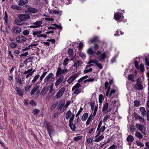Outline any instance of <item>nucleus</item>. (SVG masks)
Wrapping results in <instances>:
<instances>
[{
    "instance_id": "nucleus-53",
    "label": "nucleus",
    "mask_w": 149,
    "mask_h": 149,
    "mask_svg": "<svg viewBox=\"0 0 149 149\" xmlns=\"http://www.w3.org/2000/svg\"><path fill=\"white\" fill-rule=\"evenodd\" d=\"M103 100V96L102 95H100L99 96V102L101 103Z\"/></svg>"
},
{
    "instance_id": "nucleus-30",
    "label": "nucleus",
    "mask_w": 149,
    "mask_h": 149,
    "mask_svg": "<svg viewBox=\"0 0 149 149\" xmlns=\"http://www.w3.org/2000/svg\"><path fill=\"white\" fill-rule=\"evenodd\" d=\"M109 106L108 103L107 102L105 103L104 105L102 108V111L103 112L106 111L108 109Z\"/></svg>"
},
{
    "instance_id": "nucleus-23",
    "label": "nucleus",
    "mask_w": 149,
    "mask_h": 149,
    "mask_svg": "<svg viewBox=\"0 0 149 149\" xmlns=\"http://www.w3.org/2000/svg\"><path fill=\"white\" fill-rule=\"evenodd\" d=\"M104 138V136L103 135H101L99 137L96 138L94 140V141L95 142H98Z\"/></svg>"
},
{
    "instance_id": "nucleus-4",
    "label": "nucleus",
    "mask_w": 149,
    "mask_h": 149,
    "mask_svg": "<svg viewBox=\"0 0 149 149\" xmlns=\"http://www.w3.org/2000/svg\"><path fill=\"white\" fill-rule=\"evenodd\" d=\"M46 126L49 135L52 139V136L55 133V131L53 128L52 126L49 123H47Z\"/></svg>"
},
{
    "instance_id": "nucleus-22",
    "label": "nucleus",
    "mask_w": 149,
    "mask_h": 149,
    "mask_svg": "<svg viewBox=\"0 0 149 149\" xmlns=\"http://www.w3.org/2000/svg\"><path fill=\"white\" fill-rule=\"evenodd\" d=\"M135 135L136 137L139 139H142L143 137L142 135L138 131H136L135 134Z\"/></svg>"
},
{
    "instance_id": "nucleus-37",
    "label": "nucleus",
    "mask_w": 149,
    "mask_h": 149,
    "mask_svg": "<svg viewBox=\"0 0 149 149\" xmlns=\"http://www.w3.org/2000/svg\"><path fill=\"white\" fill-rule=\"evenodd\" d=\"M58 104V102L57 101L54 102L50 110L52 111L57 106Z\"/></svg>"
},
{
    "instance_id": "nucleus-9",
    "label": "nucleus",
    "mask_w": 149,
    "mask_h": 149,
    "mask_svg": "<svg viewBox=\"0 0 149 149\" xmlns=\"http://www.w3.org/2000/svg\"><path fill=\"white\" fill-rule=\"evenodd\" d=\"M16 42L19 43H22L26 40V38L24 36L20 35L17 36L16 38Z\"/></svg>"
},
{
    "instance_id": "nucleus-62",
    "label": "nucleus",
    "mask_w": 149,
    "mask_h": 149,
    "mask_svg": "<svg viewBox=\"0 0 149 149\" xmlns=\"http://www.w3.org/2000/svg\"><path fill=\"white\" fill-rule=\"evenodd\" d=\"M83 109L82 107H80V108L79 110L78 111V112H77V114L76 117H77L80 114L81 112L82 111Z\"/></svg>"
},
{
    "instance_id": "nucleus-36",
    "label": "nucleus",
    "mask_w": 149,
    "mask_h": 149,
    "mask_svg": "<svg viewBox=\"0 0 149 149\" xmlns=\"http://www.w3.org/2000/svg\"><path fill=\"white\" fill-rule=\"evenodd\" d=\"M69 126L72 130L74 131L75 130L76 127L75 125L73 123H69Z\"/></svg>"
},
{
    "instance_id": "nucleus-43",
    "label": "nucleus",
    "mask_w": 149,
    "mask_h": 149,
    "mask_svg": "<svg viewBox=\"0 0 149 149\" xmlns=\"http://www.w3.org/2000/svg\"><path fill=\"white\" fill-rule=\"evenodd\" d=\"M65 103V102L63 101H61L59 104V108L60 109H61L62 108L63 106L64 105Z\"/></svg>"
},
{
    "instance_id": "nucleus-1",
    "label": "nucleus",
    "mask_w": 149,
    "mask_h": 149,
    "mask_svg": "<svg viewBox=\"0 0 149 149\" xmlns=\"http://www.w3.org/2000/svg\"><path fill=\"white\" fill-rule=\"evenodd\" d=\"M87 53L90 55L95 56H98V59L100 62H104L105 59L107 58L106 53L104 52H102L100 50H98L96 52H95L91 48L88 49L87 50Z\"/></svg>"
},
{
    "instance_id": "nucleus-8",
    "label": "nucleus",
    "mask_w": 149,
    "mask_h": 149,
    "mask_svg": "<svg viewBox=\"0 0 149 149\" xmlns=\"http://www.w3.org/2000/svg\"><path fill=\"white\" fill-rule=\"evenodd\" d=\"M136 127L140 131L141 133L144 135H146V128L144 126L139 123H136Z\"/></svg>"
},
{
    "instance_id": "nucleus-31",
    "label": "nucleus",
    "mask_w": 149,
    "mask_h": 149,
    "mask_svg": "<svg viewBox=\"0 0 149 149\" xmlns=\"http://www.w3.org/2000/svg\"><path fill=\"white\" fill-rule=\"evenodd\" d=\"M98 38L97 36L93 37L92 39L90 40L88 42V43L90 44L91 43H93L94 42H96L98 40Z\"/></svg>"
},
{
    "instance_id": "nucleus-55",
    "label": "nucleus",
    "mask_w": 149,
    "mask_h": 149,
    "mask_svg": "<svg viewBox=\"0 0 149 149\" xmlns=\"http://www.w3.org/2000/svg\"><path fill=\"white\" fill-rule=\"evenodd\" d=\"M45 20L46 21H54V19L53 18H50L49 17H45L44 18Z\"/></svg>"
},
{
    "instance_id": "nucleus-45",
    "label": "nucleus",
    "mask_w": 149,
    "mask_h": 149,
    "mask_svg": "<svg viewBox=\"0 0 149 149\" xmlns=\"http://www.w3.org/2000/svg\"><path fill=\"white\" fill-rule=\"evenodd\" d=\"M110 118V116L109 115H106L105 116L104 118L103 119V121L104 123L105 122L107 121Z\"/></svg>"
},
{
    "instance_id": "nucleus-10",
    "label": "nucleus",
    "mask_w": 149,
    "mask_h": 149,
    "mask_svg": "<svg viewBox=\"0 0 149 149\" xmlns=\"http://www.w3.org/2000/svg\"><path fill=\"white\" fill-rule=\"evenodd\" d=\"M80 73V72H79L77 73L74 74L68 79V82L69 84H71L76 78L78 77Z\"/></svg>"
},
{
    "instance_id": "nucleus-21",
    "label": "nucleus",
    "mask_w": 149,
    "mask_h": 149,
    "mask_svg": "<svg viewBox=\"0 0 149 149\" xmlns=\"http://www.w3.org/2000/svg\"><path fill=\"white\" fill-rule=\"evenodd\" d=\"M10 47L12 49L16 48L17 46V44L15 42H11L9 44Z\"/></svg>"
},
{
    "instance_id": "nucleus-61",
    "label": "nucleus",
    "mask_w": 149,
    "mask_h": 149,
    "mask_svg": "<svg viewBox=\"0 0 149 149\" xmlns=\"http://www.w3.org/2000/svg\"><path fill=\"white\" fill-rule=\"evenodd\" d=\"M33 113L34 114H37L39 112V110L37 109H34L33 110Z\"/></svg>"
},
{
    "instance_id": "nucleus-34",
    "label": "nucleus",
    "mask_w": 149,
    "mask_h": 149,
    "mask_svg": "<svg viewBox=\"0 0 149 149\" xmlns=\"http://www.w3.org/2000/svg\"><path fill=\"white\" fill-rule=\"evenodd\" d=\"M88 117V114L87 113H85L82 116L81 120L83 121H85L87 118Z\"/></svg>"
},
{
    "instance_id": "nucleus-13",
    "label": "nucleus",
    "mask_w": 149,
    "mask_h": 149,
    "mask_svg": "<svg viewBox=\"0 0 149 149\" xmlns=\"http://www.w3.org/2000/svg\"><path fill=\"white\" fill-rule=\"evenodd\" d=\"M123 15L122 13H115L114 18L116 20L122 19L123 18Z\"/></svg>"
},
{
    "instance_id": "nucleus-17",
    "label": "nucleus",
    "mask_w": 149,
    "mask_h": 149,
    "mask_svg": "<svg viewBox=\"0 0 149 149\" xmlns=\"http://www.w3.org/2000/svg\"><path fill=\"white\" fill-rule=\"evenodd\" d=\"M42 22V21H39L35 22L33 23L34 24L36 28L39 27L41 26Z\"/></svg>"
},
{
    "instance_id": "nucleus-42",
    "label": "nucleus",
    "mask_w": 149,
    "mask_h": 149,
    "mask_svg": "<svg viewBox=\"0 0 149 149\" xmlns=\"http://www.w3.org/2000/svg\"><path fill=\"white\" fill-rule=\"evenodd\" d=\"M95 79L94 78H90L85 80L83 81L85 83H86L87 82H92L94 81Z\"/></svg>"
},
{
    "instance_id": "nucleus-16",
    "label": "nucleus",
    "mask_w": 149,
    "mask_h": 149,
    "mask_svg": "<svg viewBox=\"0 0 149 149\" xmlns=\"http://www.w3.org/2000/svg\"><path fill=\"white\" fill-rule=\"evenodd\" d=\"M12 30L13 32L16 33H19L21 31V29L17 26L13 27Z\"/></svg>"
},
{
    "instance_id": "nucleus-63",
    "label": "nucleus",
    "mask_w": 149,
    "mask_h": 149,
    "mask_svg": "<svg viewBox=\"0 0 149 149\" xmlns=\"http://www.w3.org/2000/svg\"><path fill=\"white\" fill-rule=\"evenodd\" d=\"M117 147L116 145H113L110 146L108 149H116Z\"/></svg>"
},
{
    "instance_id": "nucleus-15",
    "label": "nucleus",
    "mask_w": 149,
    "mask_h": 149,
    "mask_svg": "<svg viewBox=\"0 0 149 149\" xmlns=\"http://www.w3.org/2000/svg\"><path fill=\"white\" fill-rule=\"evenodd\" d=\"M63 79V77H61L58 78L55 84V86H57L59 85L62 81Z\"/></svg>"
},
{
    "instance_id": "nucleus-12",
    "label": "nucleus",
    "mask_w": 149,
    "mask_h": 149,
    "mask_svg": "<svg viewBox=\"0 0 149 149\" xmlns=\"http://www.w3.org/2000/svg\"><path fill=\"white\" fill-rule=\"evenodd\" d=\"M139 80L137 79L136 80V84L134 86V88L137 90H142L143 88V86L139 82Z\"/></svg>"
},
{
    "instance_id": "nucleus-2",
    "label": "nucleus",
    "mask_w": 149,
    "mask_h": 149,
    "mask_svg": "<svg viewBox=\"0 0 149 149\" xmlns=\"http://www.w3.org/2000/svg\"><path fill=\"white\" fill-rule=\"evenodd\" d=\"M81 86V84L78 83H77L72 88V91H74V90L72 93V95H78L79 93H80L81 92H84L83 91H81L80 89L79 88Z\"/></svg>"
},
{
    "instance_id": "nucleus-54",
    "label": "nucleus",
    "mask_w": 149,
    "mask_h": 149,
    "mask_svg": "<svg viewBox=\"0 0 149 149\" xmlns=\"http://www.w3.org/2000/svg\"><path fill=\"white\" fill-rule=\"evenodd\" d=\"M15 22L16 24L18 25H21L22 24L21 21L18 19H16Z\"/></svg>"
},
{
    "instance_id": "nucleus-28",
    "label": "nucleus",
    "mask_w": 149,
    "mask_h": 149,
    "mask_svg": "<svg viewBox=\"0 0 149 149\" xmlns=\"http://www.w3.org/2000/svg\"><path fill=\"white\" fill-rule=\"evenodd\" d=\"M11 7L13 9H16L18 10H20L22 9L21 7L15 5H12Z\"/></svg>"
},
{
    "instance_id": "nucleus-29",
    "label": "nucleus",
    "mask_w": 149,
    "mask_h": 149,
    "mask_svg": "<svg viewBox=\"0 0 149 149\" xmlns=\"http://www.w3.org/2000/svg\"><path fill=\"white\" fill-rule=\"evenodd\" d=\"M72 116L71 112L69 110L66 113L65 115V118L66 119H68Z\"/></svg>"
},
{
    "instance_id": "nucleus-20",
    "label": "nucleus",
    "mask_w": 149,
    "mask_h": 149,
    "mask_svg": "<svg viewBox=\"0 0 149 149\" xmlns=\"http://www.w3.org/2000/svg\"><path fill=\"white\" fill-rule=\"evenodd\" d=\"M16 81L20 84H22L23 81L21 80V78L19 76H16L15 78Z\"/></svg>"
},
{
    "instance_id": "nucleus-3",
    "label": "nucleus",
    "mask_w": 149,
    "mask_h": 149,
    "mask_svg": "<svg viewBox=\"0 0 149 149\" xmlns=\"http://www.w3.org/2000/svg\"><path fill=\"white\" fill-rule=\"evenodd\" d=\"M53 76V74L52 73H49L45 78L44 80V84H47L48 82H52L54 80Z\"/></svg>"
},
{
    "instance_id": "nucleus-18",
    "label": "nucleus",
    "mask_w": 149,
    "mask_h": 149,
    "mask_svg": "<svg viewBox=\"0 0 149 149\" xmlns=\"http://www.w3.org/2000/svg\"><path fill=\"white\" fill-rule=\"evenodd\" d=\"M82 64V61L80 60L77 61L74 63L73 66L76 68H79L81 66Z\"/></svg>"
},
{
    "instance_id": "nucleus-52",
    "label": "nucleus",
    "mask_w": 149,
    "mask_h": 149,
    "mask_svg": "<svg viewBox=\"0 0 149 149\" xmlns=\"http://www.w3.org/2000/svg\"><path fill=\"white\" fill-rule=\"evenodd\" d=\"M139 68L140 71L142 72H143L144 71V65L143 64H141L139 66Z\"/></svg>"
},
{
    "instance_id": "nucleus-56",
    "label": "nucleus",
    "mask_w": 149,
    "mask_h": 149,
    "mask_svg": "<svg viewBox=\"0 0 149 149\" xmlns=\"http://www.w3.org/2000/svg\"><path fill=\"white\" fill-rule=\"evenodd\" d=\"M95 65L97 66L100 69H102V66L101 64L98 62V61H97V63L95 64Z\"/></svg>"
},
{
    "instance_id": "nucleus-47",
    "label": "nucleus",
    "mask_w": 149,
    "mask_h": 149,
    "mask_svg": "<svg viewBox=\"0 0 149 149\" xmlns=\"http://www.w3.org/2000/svg\"><path fill=\"white\" fill-rule=\"evenodd\" d=\"M97 61H98L96 59H91L89 61L88 64H91L92 63H95V64L96 63H97Z\"/></svg>"
},
{
    "instance_id": "nucleus-26",
    "label": "nucleus",
    "mask_w": 149,
    "mask_h": 149,
    "mask_svg": "<svg viewBox=\"0 0 149 149\" xmlns=\"http://www.w3.org/2000/svg\"><path fill=\"white\" fill-rule=\"evenodd\" d=\"M140 111L141 112V114L143 116H145L146 115V111L145 108L143 107H141L140 108Z\"/></svg>"
},
{
    "instance_id": "nucleus-50",
    "label": "nucleus",
    "mask_w": 149,
    "mask_h": 149,
    "mask_svg": "<svg viewBox=\"0 0 149 149\" xmlns=\"http://www.w3.org/2000/svg\"><path fill=\"white\" fill-rule=\"evenodd\" d=\"M92 70V68H91L89 69L86 68V67L85 68V70L84 71V73H88L90 72H91Z\"/></svg>"
},
{
    "instance_id": "nucleus-24",
    "label": "nucleus",
    "mask_w": 149,
    "mask_h": 149,
    "mask_svg": "<svg viewBox=\"0 0 149 149\" xmlns=\"http://www.w3.org/2000/svg\"><path fill=\"white\" fill-rule=\"evenodd\" d=\"M28 10L33 13H37L38 11L37 9L33 8H28Z\"/></svg>"
},
{
    "instance_id": "nucleus-59",
    "label": "nucleus",
    "mask_w": 149,
    "mask_h": 149,
    "mask_svg": "<svg viewBox=\"0 0 149 149\" xmlns=\"http://www.w3.org/2000/svg\"><path fill=\"white\" fill-rule=\"evenodd\" d=\"M136 143L138 146H140L141 147H143L144 146V144L141 142L137 141Z\"/></svg>"
},
{
    "instance_id": "nucleus-33",
    "label": "nucleus",
    "mask_w": 149,
    "mask_h": 149,
    "mask_svg": "<svg viewBox=\"0 0 149 149\" xmlns=\"http://www.w3.org/2000/svg\"><path fill=\"white\" fill-rule=\"evenodd\" d=\"M119 102L118 101L114 100H113L111 102V105L112 107H115L116 105L119 104Z\"/></svg>"
},
{
    "instance_id": "nucleus-32",
    "label": "nucleus",
    "mask_w": 149,
    "mask_h": 149,
    "mask_svg": "<svg viewBox=\"0 0 149 149\" xmlns=\"http://www.w3.org/2000/svg\"><path fill=\"white\" fill-rule=\"evenodd\" d=\"M134 139L133 137L131 135H129L127 138V140L128 142H132L134 141Z\"/></svg>"
},
{
    "instance_id": "nucleus-39",
    "label": "nucleus",
    "mask_w": 149,
    "mask_h": 149,
    "mask_svg": "<svg viewBox=\"0 0 149 149\" xmlns=\"http://www.w3.org/2000/svg\"><path fill=\"white\" fill-rule=\"evenodd\" d=\"M68 53L70 57H72L74 54L73 49H69L68 50Z\"/></svg>"
},
{
    "instance_id": "nucleus-5",
    "label": "nucleus",
    "mask_w": 149,
    "mask_h": 149,
    "mask_svg": "<svg viewBox=\"0 0 149 149\" xmlns=\"http://www.w3.org/2000/svg\"><path fill=\"white\" fill-rule=\"evenodd\" d=\"M42 31L41 30H36L35 31H33V35L35 37L37 36L38 38L40 37H44L45 38L47 37V35L45 34H41L42 33Z\"/></svg>"
},
{
    "instance_id": "nucleus-19",
    "label": "nucleus",
    "mask_w": 149,
    "mask_h": 149,
    "mask_svg": "<svg viewBox=\"0 0 149 149\" xmlns=\"http://www.w3.org/2000/svg\"><path fill=\"white\" fill-rule=\"evenodd\" d=\"M16 91L17 92V94L18 95L20 96H22L23 93L22 90L19 87H16Z\"/></svg>"
},
{
    "instance_id": "nucleus-58",
    "label": "nucleus",
    "mask_w": 149,
    "mask_h": 149,
    "mask_svg": "<svg viewBox=\"0 0 149 149\" xmlns=\"http://www.w3.org/2000/svg\"><path fill=\"white\" fill-rule=\"evenodd\" d=\"M140 104V102L138 100H135L134 102V106L135 107H138Z\"/></svg>"
},
{
    "instance_id": "nucleus-57",
    "label": "nucleus",
    "mask_w": 149,
    "mask_h": 149,
    "mask_svg": "<svg viewBox=\"0 0 149 149\" xmlns=\"http://www.w3.org/2000/svg\"><path fill=\"white\" fill-rule=\"evenodd\" d=\"M116 92V90L115 89H111L110 91V93L109 94V95L110 96V97L111 96V95L112 94H113L114 93H115Z\"/></svg>"
},
{
    "instance_id": "nucleus-46",
    "label": "nucleus",
    "mask_w": 149,
    "mask_h": 149,
    "mask_svg": "<svg viewBox=\"0 0 149 149\" xmlns=\"http://www.w3.org/2000/svg\"><path fill=\"white\" fill-rule=\"evenodd\" d=\"M82 138V136H78L74 137V141H78L79 140H81Z\"/></svg>"
},
{
    "instance_id": "nucleus-44",
    "label": "nucleus",
    "mask_w": 149,
    "mask_h": 149,
    "mask_svg": "<svg viewBox=\"0 0 149 149\" xmlns=\"http://www.w3.org/2000/svg\"><path fill=\"white\" fill-rule=\"evenodd\" d=\"M47 92V91L46 90V88H44L40 92V95H45Z\"/></svg>"
},
{
    "instance_id": "nucleus-51",
    "label": "nucleus",
    "mask_w": 149,
    "mask_h": 149,
    "mask_svg": "<svg viewBox=\"0 0 149 149\" xmlns=\"http://www.w3.org/2000/svg\"><path fill=\"white\" fill-rule=\"evenodd\" d=\"M23 34L24 36H27L29 34V31L28 30L26 29L23 31Z\"/></svg>"
},
{
    "instance_id": "nucleus-48",
    "label": "nucleus",
    "mask_w": 149,
    "mask_h": 149,
    "mask_svg": "<svg viewBox=\"0 0 149 149\" xmlns=\"http://www.w3.org/2000/svg\"><path fill=\"white\" fill-rule=\"evenodd\" d=\"M69 60L68 58H67L65 59L64 60L63 63V65L64 66H65L69 62Z\"/></svg>"
},
{
    "instance_id": "nucleus-27",
    "label": "nucleus",
    "mask_w": 149,
    "mask_h": 149,
    "mask_svg": "<svg viewBox=\"0 0 149 149\" xmlns=\"http://www.w3.org/2000/svg\"><path fill=\"white\" fill-rule=\"evenodd\" d=\"M33 58L34 57L33 56H29L28 58L26 59L24 61V63L25 64H27L28 63L30 62Z\"/></svg>"
},
{
    "instance_id": "nucleus-40",
    "label": "nucleus",
    "mask_w": 149,
    "mask_h": 149,
    "mask_svg": "<svg viewBox=\"0 0 149 149\" xmlns=\"http://www.w3.org/2000/svg\"><path fill=\"white\" fill-rule=\"evenodd\" d=\"M8 57L9 59H11V58L12 60L14 59V57L12 54L10 50L8 51Z\"/></svg>"
},
{
    "instance_id": "nucleus-49",
    "label": "nucleus",
    "mask_w": 149,
    "mask_h": 149,
    "mask_svg": "<svg viewBox=\"0 0 149 149\" xmlns=\"http://www.w3.org/2000/svg\"><path fill=\"white\" fill-rule=\"evenodd\" d=\"M79 55V56L83 59H85L86 57V54L83 52H81Z\"/></svg>"
},
{
    "instance_id": "nucleus-14",
    "label": "nucleus",
    "mask_w": 149,
    "mask_h": 149,
    "mask_svg": "<svg viewBox=\"0 0 149 149\" xmlns=\"http://www.w3.org/2000/svg\"><path fill=\"white\" fill-rule=\"evenodd\" d=\"M48 11L49 13L50 14H56L59 13L60 11L59 10L51 9L50 8H49L48 9Z\"/></svg>"
},
{
    "instance_id": "nucleus-60",
    "label": "nucleus",
    "mask_w": 149,
    "mask_h": 149,
    "mask_svg": "<svg viewBox=\"0 0 149 149\" xmlns=\"http://www.w3.org/2000/svg\"><path fill=\"white\" fill-rule=\"evenodd\" d=\"M106 127L104 126H102L99 129L100 132H103L105 130Z\"/></svg>"
},
{
    "instance_id": "nucleus-41",
    "label": "nucleus",
    "mask_w": 149,
    "mask_h": 149,
    "mask_svg": "<svg viewBox=\"0 0 149 149\" xmlns=\"http://www.w3.org/2000/svg\"><path fill=\"white\" fill-rule=\"evenodd\" d=\"M40 77V75L39 74L37 75L33 78V79L31 81V83L33 84H34V83L37 81V79Z\"/></svg>"
},
{
    "instance_id": "nucleus-7",
    "label": "nucleus",
    "mask_w": 149,
    "mask_h": 149,
    "mask_svg": "<svg viewBox=\"0 0 149 149\" xmlns=\"http://www.w3.org/2000/svg\"><path fill=\"white\" fill-rule=\"evenodd\" d=\"M68 70L66 69H65L63 70L60 68H58L57 69V72L56 73V75L57 77H60L61 75H62L63 74L67 72Z\"/></svg>"
},
{
    "instance_id": "nucleus-35",
    "label": "nucleus",
    "mask_w": 149,
    "mask_h": 149,
    "mask_svg": "<svg viewBox=\"0 0 149 149\" xmlns=\"http://www.w3.org/2000/svg\"><path fill=\"white\" fill-rule=\"evenodd\" d=\"M19 5L21 6L24 5L28 2L27 0H19Z\"/></svg>"
},
{
    "instance_id": "nucleus-25",
    "label": "nucleus",
    "mask_w": 149,
    "mask_h": 149,
    "mask_svg": "<svg viewBox=\"0 0 149 149\" xmlns=\"http://www.w3.org/2000/svg\"><path fill=\"white\" fill-rule=\"evenodd\" d=\"M39 86H35L31 90L30 92L31 95H33L39 88Z\"/></svg>"
},
{
    "instance_id": "nucleus-11",
    "label": "nucleus",
    "mask_w": 149,
    "mask_h": 149,
    "mask_svg": "<svg viewBox=\"0 0 149 149\" xmlns=\"http://www.w3.org/2000/svg\"><path fill=\"white\" fill-rule=\"evenodd\" d=\"M65 90V89L63 87L61 88L56 95V98L57 99L60 98L64 94Z\"/></svg>"
},
{
    "instance_id": "nucleus-38",
    "label": "nucleus",
    "mask_w": 149,
    "mask_h": 149,
    "mask_svg": "<svg viewBox=\"0 0 149 149\" xmlns=\"http://www.w3.org/2000/svg\"><path fill=\"white\" fill-rule=\"evenodd\" d=\"M38 45L37 44H31L28 47H25L24 49H23L24 51H25L26 50H28L30 48V47L32 46L35 47Z\"/></svg>"
},
{
    "instance_id": "nucleus-6",
    "label": "nucleus",
    "mask_w": 149,
    "mask_h": 149,
    "mask_svg": "<svg viewBox=\"0 0 149 149\" xmlns=\"http://www.w3.org/2000/svg\"><path fill=\"white\" fill-rule=\"evenodd\" d=\"M18 18L20 21H24L29 19L30 16L28 14H20L18 15Z\"/></svg>"
},
{
    "instance_id": "nucleus-64",
    "label": "nucleus",
    "mask_w": 149,
    "mask_h": 149,
    "mask_svg": "<svg viewBox=\"0 0 149 149\" xmlns=\"http://www.w3.org/2000/svg\"><path fill=\"white\" fill-rule=\"evenodd\" d=\"M83 44L81 42L79 44L78 47H79V49H80V50L81 49L83 48Z\"/></svg>"
}]
</instances>
